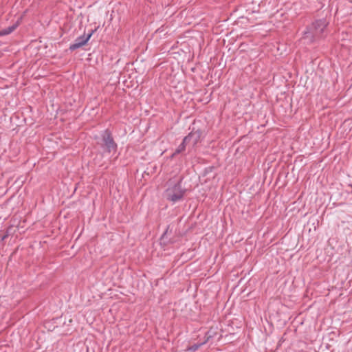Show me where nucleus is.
<instances>
[{
    "label": "nucleus",
    "mask_w": 352,
    "mask_h": 352,
    "mask_svg": "<svg viewBox=\"0 0 352 352\" xmlns=\"http://www.w3.org/2000/svg\"><path fill=\"white\" fill-rule=\"evenodd\" d=\"M329 24L326 19L322 18L314 21L305 32L304 38L309 39L310 43L324 37L323 33Z\"/></svg>",
    "instance_id": "f257e3e1"
},
{
    "label": "nucleus",
    "mask_w": 352,
    "mask_h": 352,
    "mask_svg": "<svg viewBox=\"0 0 352 352\" xmlns=\"http://www.w3.org/2000/svg\"><path fill=\"white\" fill-rule=\"evenodd\" d=\"M183 177L175 184L173 186L168 188L165 191L166 199L175 203L184 199L186 189L182 186Z\"/></svg>",
    "instance_id": "f03ea898"
},
{
    "label": "nucleus",
    "mask_w": 352,
    "mask_h": 352,
    "mask_svg": "<svg viewBox=\"0 0 352 352\" xmlns=\"http://www.w3.org/2000/svg\"><path fill=\"white\" fill-rule=\"evenodd\" d=\"M102 142L100 146L104 152L108 153H115L117 151L118 145L114 141L113 137L110 130L106 129L101 135Z\"/></svg>",
    "instance_id": "7ed1b4c3"
},
{
    "label": "nucleus",
    "mask_w": 352,
    "mask_h": 352,
    "mask_svg": "<svg viewBox=\"0 0 352 352\" xmlns=\"http://www.w3.org/2000/svg\"><path fill=\"white\" fill-rule=\"evenodd\" d=\"M97 30V28H95L94 30H91L90 32L87 34H83L80 36H78L76 38L74 43L73 44H71L69 46V50L74 51L83 45H86L93 34Z\"/></svg>",
    "instance_id": "20e7f679"
},
{
    "label": "nucleus",
    "mask_w": 352,
    "mask_h": 352,
    "mask_svg": "<svg viewBox=\"0 0 352 352\" xmlns=\"http://www.w3.org/2000/svg\"><path fill=\"white\" fill-rule=\"evenodd\" d=\"M201 135L202 131L200 129L195 130V129H192L191 132L186 136L185 141L188 140L190 143L189 145L195 147L197 143L201 141Z\"/></svg>",
    "instance_id": "39448f33"
},
{
    "label": "nucleus",
    "mask_w": 352,
    "mask_h": 352,
    "mask_svg": "<svg viewBox=\"0 0 352 352\" xmlns=\"http://www.w3.org/2000/svg\"><path fill=\"white\" fill-rule=\"evenodd\" d=\"M217 335V331L213 328H210L205 334V340L204 343L208 342L210 339Z\"/></svg>",
    "instance_id": "423d86ee"
},
{
    "label": "nucleus",
    "mask_w": 352,
    "mask_h": 352,
    "mask_svg": "<svg viewBox=\"0 0 352 352\" xmlns=\"http://www.w3.org/2000/svg\"><path fill=\"white\" fill-rule=\"evenodd\" d=\"M18 26L17 24H14L12 26H10L8 28H4L1 30H0V36H4L8 35L12 32Z\"/></svg>",
    "instance_id": "0eeeda50"
},
{
    "label": "nucleus",
    "mask_w": 352,
    "mask_h": 352,
    "mask_svg": "<svg viewBox=\"0 0 352 352\" xmlns=\"http://www.w3.org/2000/svg\"><path fill=\"white\" fill-rule=\"evenodd\" d=\"M206 343H204V342L201 343L194 344L193 345L188 346L186 351L188 352H194L198 350L201 346H203Z\"/></svg>",
    "instance_id": "6e6552de"
},
{
    "label": "nucleus",
    "mask_w": 352,
    "mask_h": 352,
    "mask_svg": "<svg viewBox=\"0 0 352 352\" xmlns=\"http://www.w3.org/2000/svg\"><path fill=\"white\" fill-rule=\"evenodd\" d=\"M186 148L183 146V145L180 144L175 151V152L172 154L171 157H174L176 155L183 153Z\"/></svg>",
    "instance_id": "1a4fd4ad"
},
{
    "label": "nucleus",
    "mask_w": 352,
    "mask_h": 352,
    "mask_svg": "<svg viewBox=\"0 0 352 352\" xmlns=\"http://www.w3.org/2000/svg\"><path fill=\"white\" fill-rule=\"evenodd\" d=\"M185 140H186V137L183 139V141L180 144L183 145V146L186 148V145H188V144L189 145L190 143H189L188 140H186V141H185Z\"/></svg>",
    "instance_id": "9d476101"
},
{
    "label": "nucleus",
    "mask_w": 352,
    "mask_h": 352,
    "mask_svg": "<svg viewBox=\"0 0 352 352\" xmlns=\"http://www.w3.org/2000/svg\"><path fill=\"white\" fill-rule=\"evenodd\" d=\"M8 236L9 233H6L4 235L2 236L1 241H4Z\"/></svg>",
    "instance_id": "9b49d317"
},
{
    "label": "nucleus",
    "mask_w": 352,
    "mask_h": 352,
    "mask_svg": "<svg viewBox=\"0 0 352 352\" xmlns=\"http://www.w3.org/2000/svg\"><path fill=\"white\" fill-rule=\"evenodd\" d=\"M12 229V226H10L8 228L7 230H6V233H9L10 232V230Z\"/></svg>",
    "instance_id": "f8f14e48"
}]
</instances>
